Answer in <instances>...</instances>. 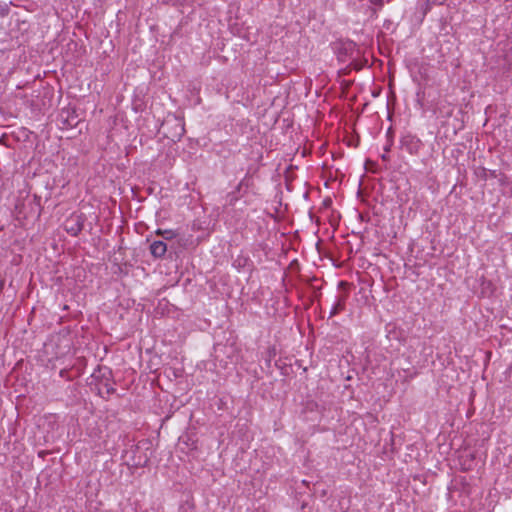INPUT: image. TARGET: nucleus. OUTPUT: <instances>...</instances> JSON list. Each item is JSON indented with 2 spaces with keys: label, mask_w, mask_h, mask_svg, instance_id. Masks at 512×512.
I'll return each instance as SVG.
<instances>
[{
  "label": "nucleus",
  "mask_w": 512,
  "mask_h": 512,
  "mask_svg": "<svg viewBox=\"0 0 512 512\" xmlns=\"http://www.w3.org/2000/svg\"><path fill=\"white\" fill-rule=\"evenodd\" d=\"M170 126H173L174 131H173V132H171L170 134H167V136H168L169 138H171V140H172V141H177V140H179V139L183 136L184 131H185V130H184V125H183V123H182L180 120H178V119L174 118V119H172V120H167V121L163 124V128H164L165 130H166V129H168Z\"/></svg>",
  "instance_id": "nucleus-1"
},
{
  "label": "nucleus",
  "mask_w": 512,
  "mask_h": 512,
  "mask_svg": "<svg viewBox=\"0 0 512 512\" xmlns=\"http://www.w3.org/2000/svg\"><path fill=\"white\" fill-rule=\"evenodd\" d=\"M167 251V246L163 241H154L150 245V252L154 257H162Z\"/></svg>",
  "instance_id": "nucleus-2"
},
{
  "label": "nucleus",
  "mask_w": 512,
  "mask_h": 512,
  "mask_svg": "<svg viewBox=\"0 0 512 512\" xmlns=\"http://www.w3.org/2000/svg\"><path fill=\"white\" fill-rule=\"evenodd\" d=\"M66 230L72 235H77V233L82 229V225L79 224V216H72L66 222Z\"/></svg>",
  "instance_id": "nucleus-3"
},
{
  "label": "nucleus",
  "mask_w": 512,
  "mask_h": 512,
  "mask_svg": "<svg viewBox=\"0 0 512 512\" xmlns=\"http://www.w3.org/2000/svg\"><path fill=\"white\" fill-rule=\"evenodd\" d=\"M156 234L162 236L166 240L173 239L176 236V233L173 230H161V229H158L156 231Z\"/></svg>",
  "instance_id": "nucleus-4"
},
{
  "label": "nucleus",
  "mask_w": 512,
  "mask_h": 512,
  "mask_svg": "<svg viewBox=\"0 0 512 512\" xmlns=\"http://www.w3.org/2000/svg\"><path fill=\"white\" fill-rule=\"evenodd\" d=\"M372 4L381 6L383 4V0H370Z\"/></svg>",
  "instance_id": "nucleus-5"
},
{
  "label": "nucleus",
  "mask_w": 512,
  "mask_h": 512,
  "mask_svg": "<svg viewBox=\"0 0 512 512\" xmlns=\"http://www.w3.org/2000/svg\"><path fill=\"white\" fill-rule=\"evenodd\" d=\"M341 308H342V307H341V303H340V301H339V302L336 304V306H335V308H334V310H333V312H332V313L334 314V313L336 312V310H337V309H341Z\"/></svg>",
  "instance_id": "nucleus-6"
}]
</instances>
